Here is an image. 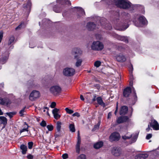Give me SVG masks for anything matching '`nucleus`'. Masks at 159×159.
<instances>
[{"mask_svg":"<svg viewBox=\"0 0 159 159\" xmlns=\"http://www.w3.org/2000/svg\"><path fill=\"white\" fill-rule=\"evenodd\" d=\"M40 96L39 92L37 91L34 90L30 93L29 98L31 100L33 101L34 99L39 98Z\"/></svg>","mask_w":159,"mask_h":159,"instance_id":"5","label":"nucleus"},{"mask_svg":"<svg viewBox=\"0 0 159 159\" xmlns=\"http://www.w3.org/2000/svg\"><path fill=\"white\" fill-rule=\"evenodd\" d=\"M127 48V47L126 46H121L119 48V50H120V51H123V50L122 49H121V48L122 49H126V48Z\"/></svg>","mask_w":159,"mask_h":159,"instance_id":"51","label":"nucleus"},{"mask_svg":"<svg viewBox=\"0 0 159 159\" xmlns=\"http://www.w3.org/2000/svg\"><path fill=\"white\" fill-rule=\"evenodd\" d=\"M33 143L32 142H30L28 143V148L29 149H30L32 148Z\"/></svg>","mask_w":159,"mask_h":159,"instance_id":"48","label":"nucleus"},{"mask_svg":"<svg viewBox=\"0 0 159 159\" xmlns=\"http://www.w3.org/2000/svg\"><path fill=\"white\" fill-rule=\"evenodd\" d=\"M96 38L98 39L101 40L102 39L101 36L99 34H96Z\"/></svg>","mask_w":159,"mask_h":159,"instance_id":"58","label":"nucleus"},{"mask_svg":"<svg viewBox=\"0 0 159 159\" xmlns=\"http://www.w3.org/2000/svg\"><path fill=\"white\" fill-rule=\"evenodd\" d=\"M96 100L98 103L102 106H105V104L103 102L102 99L101 97H99L96 98Z\"/></svg>","mask_w":159,"mask_h":159,"instance_id":"22","label":"nucleus"},{"mask_svg":"<svg viewBox=\"0 0 159 159\" xmlns=\"http://www.w3.org/2000/svg\"><path fill=\"white\" fill-rule=\"evenodd\" d=\"M116 60L119 62H123L125 61L126 60V58L123 55L119 54L116 55L115 57Z\"/></svg>","mask_w":159,"mask_h":159,"instance_id":"8","label":"nucleus"},{"mask_svg":"<svg viewBox=\"0 0 159 159\" xmlns=\"http://www.w3.org/2000/svg\"><path fill=\"white\" fill-rule=\"evenodd\" d=\"M111 153L115 156H119L120 154V149L117 147H114L111 150Z\"/></svg>","mask_w":159,"mask_h":159,"instance_id":"10","label":"nucleus"},{"mask_svg":"<svg viewBox=\"0 0 159 159\" xmlns=\"http://www.w3.org/2000/svg\"><path fill=\"white\" fill-rule=\"evenodd\" d=\"M61 88L58 85L53 86L50 89V92L54 95L58 94L61 92Z\"/></svg>","mask_w":159,"mask_h":159,"instance_id":"4","label":"nucleus"},{"mask_svg":"<svg viewBox=\"0 0 159 159\" xmlns=\"http://www.w3.org/2000/svg\"><path fill=\"white\" fill-rule=\"evenodd\" d=\"M56 105V103L54 102H52L50 105V107L52 108H54Z\"/></svg>","mask_w":159,"mask_h":159,"instance_id":"54","label":"nucleus"},{"mask_svg":"<svg viewBox=\"0 0 159 159\" xmlns=\"http://www.w3.org/2000/svg\"><path fill=\"white\" fill-rule=\"evenodd\" d=\"M118 110V102H117L116 103V110L115 112V115H116V113L117 112Z\"/></svg>","mask_w":159,"mask_h":159,"instance_id":"60","label":"nucleus"},{"mask_svg":"<svg viewBox=\"0 0 159 159\" xmlns=\"http://www.w3.org/2000/svg\"><path fill=\"white\" fill-rule=\"evenodd\" d=\"M15 39L14 37L13 36H11L10 37L8 43V45L9 46L14 41Z\"/></svg>","mask_w":159,"mask_h":159,"instance_id":"34","label":"nucleus"},{"mask_svg":"<svg viewBox=\"0 0 159 159\" xmlns=\"http://www.w3.org/2000/svg\"><path fill=\"white\" fill-rule=\"evenodd\" d=\"M96 26L93 22H89L87 24V28L89 30H93L96 29Z\"/></svg>","mask_w":159,"mask_h":159,"instance_id":"16","label":"nucleus"},{"mask_svg":"<svg viewBox=\"0 0 159 159\" xmlns=\"http://www.w3.org/2000/svg\"><path fill=\"white\" fill-rule=\"evenodd\" d=\"M62 157L63 159H66L68 157V155L66 153H64L62 155Z\"/></svg>","mask_w":159,"mask_h":159,"instance_id":"52","label":"nucleus"},{"mask_svg":"<svg viewBox=\"0 0 159 159\" xmlns=\"http://www.w3.org/2000/svg\"><path fill=\"white\" fill-rule=\"evenodd\" d=\"M111 115H112L111 113V112H109L107 118L108 119L110 118L111 116Z\"/></svg>","mask_w":159,"mask_h":159,"instance_id":"62","label":"nucleus"},{"mask_svg":"<svg viewBox=\"0 0 159 159\" xmlns=\"http://www.w3.org/2000/svg\"><path fill=\"white\" fill-rule=\"evenodd\" d=\"M59 111V109L57 108H55L52 110V112L53 114L57 113L58 111Z\"/></svg>","mask_w":159,"mask_h":159,"instance_id":"47","label":"nucleus"},{"mask_svg":"<svg viewBox=\"0 0 159 159\" xmlns=\"http://www.w3.org/2000/svg\"><path fill=\"white\" fill-rule=\"evenodd\" d=\"M132 137V135L129 134V133H128L125 135L122 136V137L123 139L126 140L130 139Z\"/></svg>","mask_w":159,"mask_h":159,"instance_id":"31","label":"nucleus"},{"mask_svg":"<svg viewBox=\"0 0 159 159\" xmlns=\"http://www.w3.org/2000/svg\"><path fill=\"white\" fill-rule=\"evenodd\" d=\"M117 39L119 40L123 41L125 43L128 42L127 38L125 36L117 35Z\"/></svg>","mask_w":159,"mask_h":159,"instance_id":"24","label":"nucleus"},{"mask_svg":"<svg viewBox=\"0 0 159 159\" xmlns=\"http://www.w3.org/2000/svg\"><path fill=\"white\" fill-rule=\"evenodd\" d=\"M103 145L102 142H100L96 143L94 145V148L96 149H98L101 147Z\"/></svg>","mask_w":159,"mask_h":159,"instance_id":"26","label":"nucleus"},{"mask_svg":"<svg viewBox=\"0 0 159 159\" xmlns=\"http://www.w3.org/2000/svg\"><path fill=\"white\" fill-rule=\"evenodd\" d=\"M69 128L70 131L72 132H74L75 131V125L73 123L70 124H69Z\"/></svg>","mask_w":159,"mask_h":159,"instance_id":"30","label":"nucleus"},{"mask_svg":"<svg viewBox=\"0 0 159 159\" xmlns=\"http://www.w3.org/2000/svg\"><path fill=\"white\" fill-rule=\"evenodd\" d=\"M131 92V89L130 87H127L124 89L123 94L125 97L129 96Z\"/></svg>","mask_w":159,"mask_h":159,"instance_id":"12","label":"nucleus"},{"mask_svg":"<svg viewBox=\"0 0 159 159\" xmlns=\"http://www.w3.org/2000/svg\"><path fill=\"white\" fill-rule=\"evenodd\" d=\"M138 135L139 134L138 133H135L132 134H130V135H132V137H131V143H134L136 141L138 138Z\"/></svg>","mask_w":159,"mask_h":159,"instance_id":"20","label":"nucleus"},{"mask_svg":"<svg viewBox=\"0 0 159 159\" xmlns=\"http://www.w3.org/2000/svg\"><path fill=\"white\" fill-rule=\"evenodd\" d=\"M27 157L28 159H32L33 158V156L31 154H29L28 155Z\"/></svg>","mask_w":159,"mask_h":159,"instance_id":"61","label":"nucleus"},{"mask_svg":"<svg viewBox=\"0 0 159 159\" xmlns=\"http://www.w3.org/2000/svg\"><path fill=\"white\" fill-rule=\"evenodd\" d=\"M7 123V118L2 116H0V123L3 124L4 125H6Z\"/></svg>","mask_w":159,"mask_h":159,"instance_id":"23","label":"nucleus"},{"mask_svg":"<svg viewBox=\"0 0 159 159\" xmlns=\"http://www.w3.org/2000/svg\"><path fill=\"white\" fill-rule=\"evenodd\" d=\"M40 125L43 127H45L46 125V123L45 121L43 120L40 123Z\"/></svg>","mask_w":159,"mask_h":159,"instance_id":"50","label":"nucleus"},{"mask_svg":"<svg viewBox=\"0 0 159 159\" xmlns=\"http://www.w3.org/2000/svg\"><path fill=\"white\" fill-rule=\"evenodd\" d=\"M77 142L81 143V139H80V136L79 134V133H78V134Z\"/></svg>","mask_w":159,"mask_h":159,"instance_id":"57","label":"nucleus"},{"mask_svg":"<svg viewBox=\"0 0 159 159\" xmlns=\"http://www.w3.org/2000/svg\"><path fill=\"white\" fill-rule=\"evenodd\" d=\"M80 143H81L77 142L76 145V152L78 153H79L80 152Z\"/></svg>","mask_w":159,"mask_h":159,"instance_id":"35","label":"nucleus"},{"mask_svg":"<svg viewBox=\"0 0 159 159\" xmlns=\"http://www.w3.org/2000/svg\"><path fill=\"white\" fill-rule=\"evenodd\" d=\"M53 115L54 118L57 120L61 116L58 113L54 114Z\"/></svg>","mask_w":159,"mask_h":159,"instance_id":"46","label":"nucleus"},{"mask_svg":"<svg viewBox=\"0 0 159 159\" xmlns=\"http://www.w3.org/2000/svg\"><path fill=\"white\" fill-rule=\"evenodd\" d=\"M25 26V25L24 22H22L16 28V30H18L21 29V28H24Z\"/></svg>","mask_w":159,"mask_h":159,"instance_id":"36","label":"nucleus"},{"mask_svg":"<svg viewBox=\"0 0 159 159\" xmlns=\"http://www.w3.org/2000/svg\"><path fill=\"white\" fill-rule=\"evenodd\" d=\"M57 3L61 4H65L69 5H71V2L69 0H57Z\"/></svg>","mask_w":159,"mask_h":159,"instance_id":"21","label":"nucleus"},{"mask_svg":"<svg viewBox=\"0 0 159 159\" xmlns=\"http://www.w3.org/2000/svg\"><path fill=\"white\" fill-rule=\"evenodd\" d=\"M85 155L81 154L78 157L77 159H85Z\"/></svg>","mask_w":159,"mask_h":159,"instance_id":"45","label":"nucleus"},{"mask_svg":"<svg viewBox=\"0 0 159 159\" xmlns=\"http://www.w3.org/2000/svg\"><path fill=\"white\" fill-rule=\"evenodd\" d=\"M104 46L103 43L99 41H94L91 46V49L94 50L100 51L104 48Z\"/></svg>","mask_w":159,"mask_h":159,"instance_id":"1","label":"nucleus"},{"mask_svg":"<svg viewBox=\"0 0 159 159\" xmlns=\"http://www.w3.org/2000/svg\"><path fill=\"white\" fill-rule=\"evenodd\" d=\"M152 154L156 158L159 157V147L152 152Z\"/></svg>","mask_w":159,"mask_h":159,"instance_id":"28","label":"nucleus"},{"mask_svg":"<svg viewBox=\"0 0 159 159\" xmlns=\"http://www.w3.org/2000/svg\"><path fill=\"white\" fill-rule=\"evenodd\" d=\"M8 54L7 52H5V55H3L2 56H0V62L3 64L7 59Z\"/></svg>","mask_w":159,"mask_h":159,"instance_id":"14","label":"nucleus"},{"mask_svg":"<svg viewBox=\"0 0 159 159\" xmlns=\"http://www.w3.org/2000/svg\"><path fill=\"white\" fill-rule=\"evenodd\" d=\"M100 122H98L97 124L96 125H95L94 127V128L93 129V130L94 131L96 130L97 129H98L100 125Z\"/></svg>","mask_w":159,"mask_h":159,"instance_id":"44","label":"nucleus"},{"mask_svg":"<svg viewBox=\"0 0 159 159\" xmlns=\"http://www.w3.org/2000/svg\"><path fill=\"white\" fill-rule=\"evenodd\" d=\"M47 128L49 131H52L53 129V126L52 125H48L47 126Z\"/></svg>","mask_w":159,"mask_h":159,"instance_id":"43","label":"nucleus"},{"mask_svg":"<svg viewBox=\"0 0 159 159\" xmlns=\"http://www.w3.org/2000/svg\"><path fill=\"white\" fill-rule=\"evenodd\" d=\"M26 107H25L19 111V114L20 116H22L24 115V113L25 111V109Z\"/></svg>","mask_w":159,"mask_h":159,"instance_id":"37","label":"nucleus"},{"mask_svg":"<svg viewBox=\"0 0 159 159\" xmlns=\"http://www.w3.org/2000/svg\"><path fill=\"white\" fill-rule=\"evenodd\" d=\"M3 37V33L2 31H0V43L1 42Z\"/></svg>","mask_w":159,"mask_h":159,"instance_id":"56","label":"nucleus"},{"mask_svg":"<svg viewBox=\"0 0 159 159\" xmlns=\"http://www.w3.org/2000/svg\"><path fill=\"white\" fill-rule=\"evenodd\" d=\"M150 125L154 129L157 130L159 129V125L158 122L155 120H152Z\"/></svg>","mask_w":159,"mask_h":159,"instance_id":"11","label":"nucleus"},{"mask_svg":"<svg viewBox=\"0 0 159 159\" xmlns=\"http://www.w3.org/2000/svg\"><path fill=\"white\" fill-rule=\"evenodd\" d=\"M148 157V155L147 153L139 154L135 156V159H145Z\"/></svg>","mask_w":159,"mask_h":159,"instance_id":"18","label":"nucleus"},{"mask_svg":"<svg viewBox=\"0 0 159 159\" xmlns=\"http://www.w3.org/2000/svg\"><path fill=\"white\" fill-rule=\"evenodd\" d=\"M128 119L127 116H121L119 117L116 120V122L119 124L122 123L127 121Z\"/></svg>","mask_w":159,"mask_h":159,"instance_id":"15","label":"nucleus"},{"mask_svg":"<svg viewBox=\"0 0 159 159\" xmlns=\"http://www.w3.org/2000/svg\"><path fill=\"white\" fill-rule=\"evenodd\" d=\"M152 135L151 134H149L147 135L146 136V139H149L152 137Z\"/></svg>","mask_w":159,"mask_h":159,"instance_id":"53","label":"nucleus"},{"mask_svg":"<svg viewBox=\"0 0 159 159\" xmlns=\"http://www.w3.org/2000/svg\"><path fill=\"white\" fill-rule=\"evenodd\" d=\"M128 111V108L126 106H122L120 109V115H125L127 113Z\"/></svg>","mask_w":159,"mask_h":159,"instance_id":"17","label":"nucleus"},{"mask_svg":"<svg viewBox=\"0 0 159 159\" xmlns=\"http://www.w3.org/2000/svg\"><path fill=\"white\" fill-rule=\"evenodd\" d=\"M75 70L73 68L67 67L65 68L63 70V74L67 76H71L75 74Z\"/></svg>","mask_w":159,"mask_h":159,"instance_id":"3","label":"nucleus"},{"mask_svg":"<svg viewBox=\"0 0 159 159\" xmlns=\"http://www.w3.org/2000/svg\"><path fill=\"white\" fill-rule=\"evenodd\" d=\"M82 53V51L79 48H74L72 51V54L74 55H75V58L78 55H81Z\"/></svg>","mask_w":159,"mask_h":159,"instance_id":"9","label":"nucleus"},{"mask_svg":"<svg viewBox=\"0 0 159 159\" xmlns=\"http://www.w3.org/2000/svg\"><path fill=\"white\" fill-rule=\"evenodd\" d=\"M80 98L82 101H84V100L83 96L82 95H80Z\"/></svg>","mask_w":159,"mask_h":159,"instance_id":"64","label":"nucleus"},{"mask_svg":"<svg viewBox=\"0 0 159 159\" xmlns=\"http://www.w3.org/2000/svg\"><path fill=\"white\" fill-rule=\"evenodd\" d=\"M20 148L22 150V153L23 154H25L27 151V147L26 146L22 144L20 146Z\"/></svg>","mask_w":159,"mask_h":159,"instance_id":"25","label":"nucleus"},{"mask_svg":"<svg viewBox=\"0 0 159 159\" xmlns=\"http://www.w3.org/2000/svg\"><path fill=\"white\" fill-rule=\"evenodd\" d=\"M6 102V101L5 99H3L0 97V104L1 105H4Z\"/></svg>","mask_w":159,"mask_h":159,"instance_id":"40","label":"nucleus"},{"mask_svg":"<svg viewBox=\"0 0 159 159\" xmlns=\"http://www.w3.org/2000/svg\"><path fill=\"white\" fill-rule=\"evenodd\" d=\"M100 22V24L106 29L110 30L111 29V26L110 24L106 23V24L105 22H103L102 19L101 20Z\"/></svg>","mask_w":159,"mask_h":159,"instance_id":"19","label":"nucleus"},{"mask_svg":"<svg viewBox=\"0 0 159 159\" xmlns=\"http://www.w3.org/2000/svg\"><path fill=\"white\" fill-rule=\"evenodd\" d=\"M24 125L25 126L24 127V128L20 130V134H21L22 132L25 131L28 132V128L29 126L27 125L26 122L25 123V124Z\"/></svg>","mask_w":159,"mask_h":159,"instance_id":"27","label":"nucleus"},{"mask_svg":"<svg viewBox=\"0 0 159 159\" xmlns=\"http://www.w3.org/2000/svg\"><path fill=\"white\" fill-rule=\"evenodd\" d=\"M139 23L136 22L134 20L133 22L135 25L137 27H141L143 25L147 24L148 21L146 18L143 16H140L139 18Z\"/></svg>","mask_w":159,"mask_h":159,"instance_id":"2","label":"nucleus"},{"mask_svg":"<svg viewBox=\"0 0 159 159\" xmlns=\"http://www.w3.org/2000/svg\"><path fill=\"white\" fill-rule=\"evenodd\" d=\"M62 123L60 121H57L56 123V129L57 132H60L61 131Z\"/></svg>","mask_w":159,"mask_h":159,"instance_id":"29","label":"nucleus"},{"mask_svg":"<svg viewBox=\"0 0 159 159\" xmlns=\"http://www.w3.org/2000/svg\"><path fill=\"white\" fill-rule=\"evenodd\" d=\"M129 71L130 72H132V71L133 70V66L131 64H130V65L129 66Z\"/></svg>","mask_w":159,"mask_h":159,"instance_id":"55","label":"nucleus"},{"mask_svg":"<svg viewBox=\"0 0 159 159\" xmlns=\"http://www.w3.org/2000/svg\"><path fill=\"white\" fill-rule=\"evenodd\" d=\"M6 114L7 115L10 117V118H11L14 115H15L16 114V112H10L6 113Z\"/></svg>","mask_w":159,"mask_h":159,"instance_id":"38","label":"nucleus"},{"mask_svg":"<svg viewBox=\"0 0 159 159\" xmlns=\"http://www.w3.org/2000/svg\"><path fill=\"white\" fill-rule=\"evenodd\" d=\"M120 135L117 132L112 133L110 136V139L111 141H117L119 139Z\"/></svg>","mask_w":159,"mask_h":159,"instance_id":"6","label":"nucleus"},{"mask_svg":"<svg viewBox=\"0 0 159 159\" xmlns=\"http://www.w3.org/2000/svg\"><path fill=\"white\" fill-rule=\"evenodd\" d=\"M74 9H76L77 13L78 16V17L84 16L85 15V12L84 10L82 8L80 7H75Z\"/></svg>","mask_w":159,"mask_h":159,"instance_id":"7","label":"nucleus"},{"mask_svg":"<svg viewBox=\"0 0 159 159\" xmlns=\"http://www.w3.org/2000/svg\"><path fill=\"white\" fill-rule=\"evenodd\" d=\"M53 10L55 12L57 13L60 12L61 11V10L60 8L58 7L57 8L56 7H54Z\"/></svg>","mask_w":159,"mask_h":159,"instance_id":"41","label":"nucleus"},{"mask_svg":"<svg viewBox=\"0 0 159 159\" xmlns=\"http://www.w3.org/2000/svg\"><path fill=\"white\" fill-rule=\"evenodd\" d=\"M101 62L99 61H97L95 62L94 66L96 67H98L101 65Z\"/></svg>","mask_w":159,"mask_h":159,"instance_id":"39","label":"nucleus"},{"mask_svg":"<svg viewBox=\"0 0 159 159\" xmlns=\"http://www.w3.org/2000/svg\"><path fill=\"white\" fill-rule=\"evenodd\" d=\"M133 93H134V97H133V100L132 102L131 103V104L134 105L135 103V102L137 100V97L136 93L135 92V91L134 90L133 91Z\"/></svg>","mask_w":159,"mask_h":159,"instance_id":"33","label":"nucleus"},{"mask_svg":"<svg viewBox=\"0 0 159 159\" xmlns=\"http://www.w3.org/2000/svg\"><path fill=\"white\" fill-rule=\"evenodd\" d=\"M72 116H76L77 117H79L80 116V115L78 113L75 112V113H74L73 114Z\"/></svg>","mask_w":159,"mask_h":159,"instance_id":"59","label":"nucleus"},{"mask_svg":"<svg viewBox=\"0 0 159 159\" xmlns=\"http://www.w3.org/2000/svg\"><path fill=\"white\" fill-rule=\"evenodd\" d=\"M82 61L83 60L81 59H77L76 62L75 63V66L76 67H79L81 65V63Z\"/></svg>","mask_w":159,"mask_h":159,"instance_id":"32","label":"nucleus"},{"mask_svg":"<svg viewBox=\"0 0 159 159\" xmlns=\"http://www.w3.org/2000/svg\"><path fill=\"white\" fill-rule=\"evenodd\" d=\"M128 22V20L123 21V22H122L120 25V26L121 27L119 29L120 30H124L126 29L129 26Z\"/></svg>","mask_w":159,"mask_h":159,"instance_id":"13","label":"nucleus"},{"mask_svg":"<svg viewBox=\"0 0 159 159\" xmlns=\"http://www.w3.org/2000/svg\"><path fill=\"white\" fill-rule=\"evenodd\" d=\"M65 110L69 114H71L74 112V111L73 110L70 109L68 108H66Z\"/></svg>","mask_w":159,"mask_h":159,"instance_id":"42","label":"nucleus"},{"mask_svg":"<svg viewBox=\"0 0 159 159\" xmlns=\"http://www.w3.org/2000/svg\"><path fill=\"white\" fill-rule=\"evenodd\" d=\"M31 6V3L30 2H28L26 6L24 5V7H25L26 8H28L29 9L30 8Z\"/></svg>","mask_w":159,"mask_h":159,"instance_id":"49","label":"nucleus"},{"mask_svg":"<svg viewBox=\"0 0 159 159\" xmlns=\"http://www.w3.org/2000/svg\"><path fill=\"white\" fill-rule=\"evenodd\" d=\"M96 96L95 95H94L93 96V99H92V101L93 102H94L95 101H96Z\"/></svg>","mask_w":159,"mask_h":159,"instance_id":"63","label":"nucleus"}]
</instances>
